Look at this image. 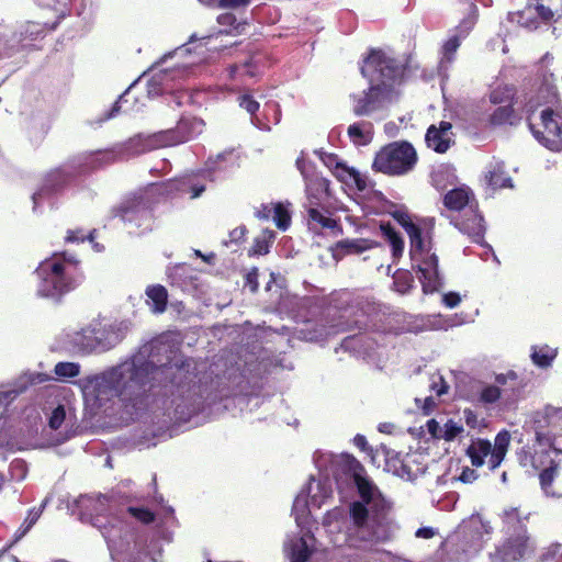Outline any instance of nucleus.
<instances>
[{"mask_svg":"<svg viewBox=\"0 0 562 562\" xmlns=\"http://www.w3.org/2000/svg\"><path fill=\"white\" fill-rule=\"evenodd\" d=\"M172 367L156 366L149 360L134 358L90 380L99 398L117 397L125 407L140 409L147 404L154 381L171 375Z\"/></svg>","mask_w":562,"mask_h":562,"instance_id":"1","label":"nucleus"},{"mask_svg":"<svg viewBox=\"0 0 562 562\" xmlns=\"http://www.w3.org/2000/svg\"><path fill=\"white\" fill-rule=\"evenodd\" d=\"M361 74L370 77L371 85L361 93L349 95L356 116H367L392 102L395 85L404 75V67L381 49H371L361 67Z\"/></svg>","mask_w":562,"mask_h":562,"instance_id":"2","label":"nucleus"},{"mask_svg":"<svg viewBox=\"0 0 562 562\" xmlns=\"http://www.w3.org/2000/svg\"><path fill=\"white\" fill-rule=\"evenodd\" d=\"M35 272L40 279L37 295L55 303H60L85 278L80 261L66 251L42 261Z\"/></svg>","mask_w":562,"mask_h":562,"instance_id":"3","label":"nucleus"},{"mask_svg":"<svg viewBox=\"0 0 562 562\" xmlns=\"http://www.w3.org/2000/svg\"><path fill=\"white\" fill-rule=\"evenodd\" d=\"M527 123L532 136L552 151L562 150V108L543 106L528 113Z\"/></svg>","mask_w":562,"mask_h":562,"instance_id":"4","label":"nucleus"},{"mask_svg":"<svg viewBox=\"0 0 562 562\" xmlns=\"http://www.w3.org/2000/svg\"><path fill=\"white\" fill-rule=\"evenodd\" d=\"M418 161L414 146L406 142H392L376 151L372 169L386 176L395 177L411 172Z\"/></svg>","mask_w":562,"mask_h":562,"instance_id":"5","label":"nucleus"},{"mask_svg":"<svg viewBox=\"0 0 562 562\" xmlns=\"http://www.w3.org/2000/svg\"><path fill=\"white\" fill-rule=\"evenodd\" d=\"M390 214L408 235L409 257L413 262L412 268L417 272L422 271L424 268H438V257L435 252H430V247L426 245L422 225L415 222L406 210H394Z\"/></svg>","mask_w":562,"mask_h":562,"instance_id":"6","label":"nucleus"},{"mask_svg":"<svg viewBox=\"0 0 562 562\" xmlns=\"http://www.w3.org/2000/svg\"><path fill=\"white\" fill-rule=\"evenodd\" d=\"M156 203L151 189H139L126 194L120 203L111 209V215L123 223L142 227L153 217V207Z\"/></svg>","mask_w":562,"mask_h":562,"instance_id":"7","label":"nucleus"},{"mask_svg":"<svg viewBox=\"0 0 562 562\" xmlns=\"http://www.w3.org/2000/svg\"><path fill=\"white\" fill-rule=\"evenodd\" d=\"M562 422V408L547 405L531 416V425L539 443L553 446L554 430L560 428Z\"/></svg>","mask_w":562,"mask_h":562,"instance_id":"8","label":"nucleus"},{"mask_svg":"<svg viewBox=\"0 0 562 562\" xmlns=\"http://www.w3.org/2000/svg\"><path fill=\"white\" fill-rule=\"evenodd\" d=\"M529 535L520 533L505 535L503 542L496 547L492 554L493 562H518L521 561L529 550Z\"/></svg>","mask_w":562,"mask_h":562,"instance_id":"9","label":"nucleus"},{"mask_svg":"<svg viewBox=\"0 0 562 562\" xmlns=\"http://www.w3.org/2000/svg\"><path fill=\"white\" fill-rule=\"evenodd\" d=\"M75 178V173L63 167L49 170L42 179L40 188L33 193L34 207L46 196L64 190Z\"/></svg>","mask_w":562,"mask_h":562,"instance_id":"10","label":"nucleus"},{"mask_svg":"<svg viewBox=\"0 0 562 562\" xmlns=\"http://www.w3.org/2000/svg\"><path fill=\"white\" fill-rule=\"evenodd\" d=\"M203 121L193 116H182L172 128L160 131L166 147L183 144L200 134Z\"/></svg>","mask_w":562,"mask_h":562,"instance_id":"11","label":"nucleus"},{"mask_svg":"<svg viewBox=\"0 0 562 562\" xmlns=\"http://www.w3.org/2000/svg\"><path fill=\"white\" fill-rule=\"evenodd\" d=\"M307 222L310 228L317 233L321 229H328L333 236H340L344 233L342 225L339 220L329 216L327 209H319L318 204L310 199V204L306 210Z\"/></svg>","mask_w":562,"mask_h":562,"instance_id":"12","label":"nucleus"},{"mask_svg":"<svg viewBox=\"0 0 562 562\" xmlns=\"http://www.w3.org/2000/svg\"><path fill=\"white\" fill-rule=\"evenodd\" d=\"M452 124L441 121L439 125H430L425 135V142L429 148L438 154H445L454 140L452 139Z\"/></svg>","mask_w":562,"mask_h":562,"instance_id":"13","label":"nucleus"},{"mask_svg":"<svg viewBox=\"0 0 562 562\" xmlns=\"http://www.w3.org/2000/svg\"><path fill=\"white\" fill-rule=\"evenodd\" d=\"M164 147L166 145L159 131L147 135L139 133L130 137L123 144V151L136 156Z\"/></svg>","mask_w":562,"mask_h":562,"instance_id":"14","label":"nucleus"},{"mask_svg":"<svg viewBox=\"0 0 562 562\" xmlns=\"http://www.w3.org/2000/svg\"><path fill=\"white\" fill-rule=\"evenodd\" d=\"M207 171L187 173L170 183L171 190L190 199L199 198L205 191Z\"/></svg>","mask_w":562,"mask_h":562,"instance_id":"15","label":"nucleus"},{"mask_svg":"<svg viewBox=\"0 0 562 562\" xmlns=\"http://www.w3.org/2000/svg\"><path fill=\"white\" fill-rule=\"evenodd\" d=\"M469 216L464 214L457 218L453 224L463 234L468 235L474 243H481L484 239L485 226L484 218L477 212V207L468 211Z\"/></svg>","mask_w":562,"mask_h":562,"instance_id":"16","label":"nucleus"},{"mask_svg":"<svg viewBox=\"0 0 562 562\" xmlns=\"http://www.w3.org/2000/svg\"><path fill=\"white\" fill-rule=\"evenodd\" d=\"M559 463L550 459L549 465L539 473L540 487L547 496L562 497V480H559Z\"/></svg>","mask_w":562,"mask_h":562,"instance_id":"17","label":"nucleus"},{"mask_svg":"<svg viewBox=\"0 0 562 562\" xmlns=\"http://www.w3.org/2000/svg\"><path fill=\"white\" fill-rule=\"evenodd\" d=\"M375 246V243L367 238L342 239L330 247L334 260H341L348 255H359Z\"/></svg>","mask_w":562,"mask_h":562,"instance_id":"18","label":"nucleus"},{"mask_svg":"<svg viewBox=\"0 0 562 562\" xmlns=\"http://www.w3.org/2000/svg\"><path fill=\"white\" fill-rule=\"evenodd\" d=\"M367 536H362L361 540L370 542H387L393 538V529L391 520L384 516H374L367 526Z\"/></svg>","mask_w":562,"mask_h":562,"instance_id":"19","label":"nucleus"},{"mask_svg":"<svg viewBox=\"0 0 562 562\" xmlns=\"http://www.w3.org/2000/svg\"><path fill=\"white\" fill-rule=\"evenodd\" d=\"M443 205L450 211H468L477 207L473 192L468 188H456L449 190L443 196Z\"/></svg>","mask_w":562,"mask_h":562,"instance_id":"20","label":"nucleus"},{"mask_svg":"<svg viewBox=\"0 0 562 562\" xmlns=\"http://www.w3.org/2000/svg\"><path fill=\"white\" fill-rule=\"evenodd\" d=\"M501 518L503 522L502 531L504 535L520 533L521 531L528 532L527 526L524 521L527 519V516L522 517L518 507L505 508Z\"/></svg>","mask_w":562,"mask_h":562,"instance_id":"21","label":"nucleus"},{"mask_svg":"<svg viewBox=\"0 0 562 562\" xmlns=\"http://www.w3.org/2000/svg\"><path fill=\"white\" fill-rule=\"evenodd\" d=\"M492 443L488 439L475 438L471 441L465 450V454L470 458L474 468H481L485 463V458L492 457Z\"/></svg>","mask_w":562,"mask_h":562,"instance_id":"22","label":"nucleus"},{"mask_svg":"<svg viewBox=\"0 0 562 562\" xmlns=\"http://www.w3.org/2000/svg\"><path fill=\"white\" fill-rule=\"evenodd\" d=\"M509 443L510 435L507 430H502L496 435L494 446H492L493 453L487 461L491 471H494L502 464L507 453Z\"/></svg>","mask_w":562,"mask_h":562,"instance_id":"23","label":"nucleus"},{"mask_svg":"<svg viewBox=\"0 0 562 562\" xmlns=\"http://www.w3.org/2000/svg\"><path fill=\"white\" fill-rule=\"evenodd\" d=\"M347 135L356 146H366L372 142L373 124L368 121L356 122L348 126Z\"/></svg>","mask_w":562,"mask_h":562,"instance_id":"24","label":"nucleus"},{"mask_svg":"<svg viewBox=\"0 0 562 562\" xmlns=\"http://www.w3.org/2000/svg\"><path fill=\"white\" fill-rule=\"evenodd\" d=\"M147 304L155 314H161L167 310L168 291L161 284L149 285L146 289Z\"/></svg>","mask_w":562,"mask_h":562,"instance_id":"25","label":"nucleus"},{"mask_svg":"<svg viewBox=\"0 0 562 562\" xmlns=\"http://www.w3.org/2000/svg\"><path fill=\"white\" fill-rule=\"evenodd\" d=\"M311 334V339L324 340L330 336L338 335L349 330V327L340 322H330L326 324L316 323L313 327L306 329Z\"/></svg>","mask_w":562,"mask_h":562,"instance_id":"26","label":"nucleus"},{"mask_svg":"<svg viewBox=\"0 0 562 562\" xmlns=\"http://www.w3.org/2000/svg\"><path fill=\"white\" fill-rule=\"evenodd\" d=\"M484 178L486 184L491 187L493 190L513 187L512 179L506 175L503 164L493 165L485 172Z\"/></svg>","mask_w":562,"mask_h":562,"instance_id":"27","label":"nucleus"},{"mask_svg":"<svg viewBox=\"0 0 562 562\" xmlns=\"http://www.w3.org/2000/svg\"><path fill=\"white\" fill-rule=\"evenodd\" d=\"M380 231L391 246L393 258L402 257L404 251V239L401 234L396 232L389 222H381Z\"/></svg>","mask_w":562,"mask_h":562,"instance_id":"28","label":"nucleus"},{"mask_svg":"<svg viewBox=\"0 0 562 562\" xmlns=\"http://www.w3.org/2000/svg\"><path fill=\"white\" fill-rule=\"evenodd\" d=\"M418 279L422 283L424 293H434L440 290L443 284L442 277L438 268H424L418 272Z\"/></svg>","mask_w":562,"mask_h":562,"instance_id":"29","label":"nucleus"},{"mask_svg":"<svg viewBox=\"0 0 562 562\" xmlns=\"http://www.w3.org/2000/svg\"><path fill=\"white\" fill-rule=\"evenodd\" d=\"M367 505L368 504H364V502L356 501L349 506V516L352 525L359 530L368 526L369 510Z\"/></svg>","mask_w":562,"mask_h":562,"instance_id":"30","label":"nucleus"},{"mask_svg":"<svg viewBox=\"0 0 562 562\" xmlns=\"http://www.w3.org/2000/svg\"><path fill=\"white\" fill-rule=\"evenodd\" d=\"M184 405L182 407L181 403L176 405V413L180 415H186L187 417H191L200 412L202 406V395L193 392V394H188L187 398L183 400Z\"/></svg>","mask_w":562,"mask_h":562,"instance_id":"31","label":"nucleus"},{"mask_svg":"<svg viewBox=\"0 0 562 562\" xmlns=\"http://www.w3.org/2000/svg\"><path fill=\"white\" fill-rule=\"evenodd\" d=\"M273 238V232H263L261 236H258L254 239L252 246L248 249V256L255 257L267 255L269 252L270 245Z\"/></svg>","mask_w":562,"mask_h":562,"instance_id":"32","label":"nucleus"},{"mask_svg":"<svg viewBox=\"0 0 562 562\" xmlns=\"http://www.w3.org/2000/svg\"><path fill=\"white\" fill-rule=\"evenodd\" d=\"M312 550L307 546L306 540L301 537L295 540L290 548V561L291 562H307L312 555Z\"/></svg>","mask_w":562,"mask_h":562,"instance_id":"33","label":"nucleus"},{"mask_svg":"<svg viewBox=\"0 0 562 562\" xmlns=\"http://www.w3.org/2000/svg\"><path fill=\"white\" fill-rule=\"evenodd\" d=\"M126 513L137 522L148 526L155 522L157 515L151 509L144 506H127Z\"/></svg>","mask_w":562,"mask_h":562,"instance_id":"34","label":"nucleus"},{"mask_svg":"<svg viewBox=\"0 0 562 562\" xmlns=\"http://www.w3.org/2000/svg\"><path fill=\"white\" fill-rule=\"evenodd\" d=\"M515 115V110L512 103L503 106H498L494 110V112L490 115V123L494 126H499L504 124H512V120Z\"/></svg>","mask_w":562,"mask_h":562,"instance_id":"35","label":"nucleus"},{"mask_svg":"<svg viewBox=\"0 0 562 562\" xmlns=\"http://www.w3.org/2000/svg\"><path fill=\"white\" fill-rule=\"evenodd\" d=\"M42 515V510L40 508L33 507L29 509L27 515L21 526L16 529L14 533L15 541L22 539L31 528L36 524L38 518Z\"/></svg>","mask_w":562,"mask_h":562,"instance_id":"36","label":"nucleus"},{"mask_svg":"<svg viewBox=\"0 0 562 562\" xmlns=\"http://www.w3.org/2000/svg\"><path fill=\"white\" fill-rule=\"evenodd\" d=\"M336 168L342 169L349 177V179L353 182L356 189L360 192H363L368 189V179L361 172H359L353 167H348L342 162H337Z\"/></svg>","mask_w":562,"mask_h":562,"instance_id":"37","label":"nucleus"},{"mask_svg":"<svg viewBox=\"0 0 562 562\" xmlns=\"http://www.w3.org/2000/svg\"><path fill=\"white\" fill-rule=\"evenodd\" d=\"M353 482L357 486L361 502H364V504H370L373 497V485L371 481L362 474L356 475Z\"/></svg>","mask_w":562,"mask_h":562,"instance_id":"38","label":"nucleus"},{"mask_svg":"<svg viewBox=\"0 0 562 562\" xmlns=\"http://www.w3.org/2000/svg\"><path fill=\"white\" fill-rule=\"evenodd\" d=\"M272 220L279 229L286 231L291 224V214L288 207L280 202L276 203Z\"/></svg>","mask_w":562,"mask_h":562,"instance_id":"39","label":"nucleus"},{"mask_svg":"<svg viewBox=\"0 0 562 562\" xmlns=\"http://www.w3.org/2000/svg\"><path fill=\"white\" fill-rule=\"evenodd\" d=\"M555 358V353L552 352L547 346L540 348H533L531 353L532 362L540 368H548Z\"/></svg>","mask_w":562,"mask_h":562,"instance_id":"40","label":"nucleus"},{"mask_svg":"<svg viewBox=\"0 0 562 562\" xmlns=\"http://www.w3.org/2000/svg\"><path fill=\"white\" fill-rule=\"evenodd\" d=\"M137 98L134 95L133 87H130L128 89L123 92L119 100L112 105L110 112L106 115V119L114 117L119 112H121V109L124 104L136 102Z\"/></svg>","mask_w":562,"mask_h":562,"instance_id":"41","label":"nucleus"},{"mask_svg":"<svg viewBox=\"0 0 562 562\" xmlns=\"http://www.w3.org/2000/svg\"><path fill=\"white\" fill-rule=\"evenodd\" d=\"M502 391L497 385H485L479 393V402L487 405L494 404L501 398Z\"/></svg>","mask_w":562,"mask_h":562,"instance_id":"42","label":"nucleus"},{"mask_svg":"<svg viewBox=\"0 0 562 562\" xmlns=\"http://www.w3.org/2000/svg\"><path fill=\"white\" fill-rule=\"evenodd\" d=\"M54 372L59 378H75L80 373V366L75 362H58L54 368Z\"/></svg>","mask_w":562,"mask_h":562,"instance_id":"43","label":"nucleus"},{"mask_svg":"<svg viewBox=\"0 0 562 562\" xmlns=\"http://www.w3.org/2000/svg\"><path fill=\"white\" fill-rule=\"evenodd\" d=\"M539 562H562V544L553 543L541 554Z\"/></svg>","mask_w":562,"mask_h":562,"instance_id":"44","label":"nucleus"},{"mask_svg":"<svg viewBox=\"0 0 562 562\" xmlns=\"http://www.w3.org/2000/svg\"><path fill=\"white\" fill-rule=\"evenodd\" d=\"M95 229H92L88 235L85 234L82 228L68 229L65 236L66 243H82L86 239L93 240Z\"/></svg>","mask_w":562,"mask_h":562,"instance_id":"45","label":"nucleus"},{"mask_svg":"<svg viewBox=\"0 0 562 562\" xmlns=\"http://www.w3.org/2000/svg\"><path fill=\"white\" fill-rule=\"evenodd\" d=\"M462 432H463V427L461 425H459L458 423L453 422L452 419H449L443 425L442 439H445L446 441H452L454 438H457Z\"/></svg>","mask_w":562,"mask_h":562,"instance_id":"46","label":"nucleus"},{"mask_svg":"<svg viewBox=\"0 0 562 562\" xmlns=\"http://www.w3.org/2000/svg\"><path fill=\"white\" fill-rule=\"evenodd\" d=\"M430 381L431 382H430L429 389L437 396H441L448 392L449 385L442 375L434 374V375H431Z\"/></svg>","mask_w":562,"mask_h":562,"instance_id":"47","label":"nucleus"},{"mask_svg":"<svg viewBox=\"0 0 562 562\" xmlns=\"http://www.w3.org/2000/svg\"><path fill=\"white\" fill-rule=\"evenodd\" d=\"M239 106L245 109L249 114L254 115L260 108V104L249 93H245L238 98Z\"/></svg>","mask_w":562,"mask_h":562,"instance_id":"48","label":"nucleus"},{"mask_svg":"<svg viewBox=\"0 0 562 562\" xmlns=\"http://www.w3.org/2000/svg\"><path fill=\"white\" fill-rule=\"evenodd\" d=\"M66 417V412L63 405H58L53 412L48 420V426L57 430L63 425Z\"/></svg>","mask_w":562,"mask_h":562,"instance_id":"49","label":"nucleus"},{"mask_svg":"<svg viewBox=\"0 0 562 562\" xmlns=\"http://www.w3.org/2000/svg\"><path fill=\"white\" fill-rule=\"evenodd\" d=\"M345 465L347 470L351 473L352 479L356 477V475H362L364 474L366 470L364 467L352 456H346L344 458Z\"/></svg>","mask_w":562,"mask_h":562,"instance_id":"50","label":"nucleus"},{"mask_svg":"<svg viewBox=\"0 0 562 562\" xmlns=\"http://www.w3.org/2000/svg\"><path fill=\"white\" fill-rule=\"evenodd\" d=\"M459 46H460L459 36L454 35V36L450 37L449 40H447L446 43L443 44L445 58H447L448 60H451L454 53L459 48Z\"/></svg>","mask_w":562,"mask_h":562,"instance_id":"51","label":"nucleus"},{"mask_svg":"<svg viewBox=\"0 0 562 562\" xmlns=\"http://www.w3.org/2000/svg\"><path fill=\"white\" fill-rule=\"evenodd\" d=\"M412 283L413 278L408 273L400 274L394 279L396 290L401 293H406L412 288Z\"/></svg>","mask_w":562,"mask_h":562,"instance_id":"52","label":"nucleus"},{"mask_svg":"<svg viewBox=\"0 0 562 562\" xmlns=\"http://www.w3.org/2000/svg\"><path fill=\"white\" fill-rule=\"evenodd\" d=\"M258 277H259V273H258L257 267L251 268L245 276V286H248L252 293H256L258 291V288H259Z\"/></svg>","mask_w":562,"mask_h":562,"instance_id":"53","label":"nucleus"},{"mask_svg":"<svg viewBox=\"0 0 562 562\" xmlns=\"http://www.w3.org/2000/svg\"><path fill=\"white\" fill-rule=\"evenodd\" d=\"M519 463L524 467L531 465L535 470L539 469V465L536 463L535 454H532L529 450L525 448L519 453Z\"/></svg>","mask_w":562,"mask_h":562,"instance_id":"54","label":"nucleus"},{"mask_svg":"<svg viewBox=\"0 0 562 562\" xmlns=\"http://www.w3.org/2000/svg\"><path fill=\"white\" fill-rule=\"evenodd\" d=\"M477 477L479 474L474 469L465 467L462 469V472L460 473L458 480L461 481L462 483L470 484L476 481Z\"/></svg>","mask_w":562,"mask_h":562,"instance_id":"55","label":"nucleus"},{"mask_svg":"<svg viewBox=\"0 0 562 562\" xmlns=\"http://www.w3.org/2000/svg\"><path fill=\"white\" fill-rule=\"evenodd\" d=\"M538 16L542 20V22L548 23L554 18L553 11L546 7L544 4L538 3L535 8Z\"/></svg>","mask_w":562,"mask_h":562,"instance_id":"56","label":"nucleus"},{"mask_svg":"<svg viewBox=\"0 0 562 562\" xmlns=\"http://www.w3.org/2000/svg\"><path fill=\"white\" fill-rule=\"evenodd\" d=\"M274 204L276 203L261 204V206L256 211V216L259 220L268 221L273 215Z\"/></svg>","mask_w":562,"mask_h":562,"instance_id":"57","label":"nucleus"},{"mask_svg":"<svg viewBox=\"0 0 562 562\" xmlns=\"http://www.w3.org/2000/svg\"><path fill=\"white\" fill-rule=\"evenodd\" d=\"M246 234H247L246 226L240 225L229 232V239L232 243L238 244L245 239Z\"/></svg>","mask_w":562,"mask_h":562,"instance_id":"58","label":"nucleus"},{"mask_svg":"<svg viewBox=\"0 0 562 562\" xmlns=\"http://www.w3.org/2000/svg\"><path fill=\"white\" fill-rule=\"evenodd\" d=\"M428 432L436 439H442L443 427L436 419H429L427 422Z\"/></svg>","mask_w":562,"mask_h":562,"instance_id":"59","label":"nucleus"},{"mask_svg":"<svg viewBox=\"0 0 562 562\" xmlns=\"http://www.w3.org/2000/svg\"><path fill=\"white\" fill-rule=\"evenodd\" d=\"M518 379V375L515 371H508L507 373H501L495 376V383L496 385L503 386L507 383L508 380L516 382Z\"/></svg>","mask_w":562,"mask_h":562,"instance_id":"60","label":"nucleus"},{"mask_svg":"<svg viewBox=\"0 0 562 562\" xmlns=\"http://www.w3.org/2000/svg\"><path fill=\"white\" fill-rule=\"evenodd\" d=\"M460 302L461 297L457 292H448L443 295V303L450 308L458 306Z\"/></svg>","mask_w":562,"mask_h":562,"instance_id":"61","label":"nucleus"},{"mask_svg":"<svg viewBox=\"0 0 562 562\" xmlns=\"http://www.w3.org/2000/svg\"><path fill=\"white\" fill-rule=\"evenodd\" d=\"M217 22L224 26H233L236 23V16L233 13H223L217 16Z\"/></svg>","mask_w":562,"mask_h":562,"instance_id":"62","label":"nucleus"},{"mask_svg":"<svg viewBox=\"0 0 562 562\" xmlns=\"http://www.w3.org/2000/svg\"><path fill=\"white\" fill-rule=\"evenodd\" d=\"M250 0H220L218 4L221 8H238L247 5Z\"/></svg>","mask_w":562,"mask_h":562,"instance_id":"63","label":"nucleus"},{"mask_svg":"<svg viewBox=\"0 0 562 562\" xmlns=\"http://www.w3.org/2000/svg\"><path fill=\"white\" fill-rule=\"evenodd\" d=\"M463 415L469 427L475 428L477 426V416L472 409H464Z\"/></svg>","mask_w":562,"mask_h":562,"instance_id":"64","label":"nucleus"}]
</instances>
